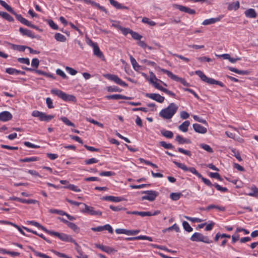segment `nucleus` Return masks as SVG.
Instances as JSON below:
<instances>
[{
    "label": "nucleus",
    "mask_w": 258,
    "mask_h": 258,
    "mask_svg": "<svg viewBox=\"0 0 258 258\" xmlns=\"http://www.w3.org/2000/svg\"><path fill=\"white\" fill-rule=\"evenodd\" d=\"M23 228L24 229H25L27 231L32 233L35 235H37V236H39V237L43 238L44 240H46L47 242L50 243V241L49 240L47 239L42 234H39L37 233V232L36 231L31 230V229H30L25 227H23Z\"/></svg>",
    "instance_id": "nucleus-31"
},
{
    "label": "nucleus",
    "mask_w": 258,
    "mask_h": 258,
    "mask_svg": "<svg viewBox=\"0 0 258 258\" xmlns=\"http://www.w3.org/2000/svg\"><path fill=\"white\" fill-rule=\"evenodd\" d=\"M131 35H132V37L135 40H140L142 38V35L133 31L131 32Z\"/></svg>",
    "instance_id": "nucleus-52"
},
{
    "label": "nucleus",
    "mask_w": 258,
    "mask_h": 258,
    "mask_svg": "<svg viewBox=\"0 0 258 258\" xmlns=\"http://www.w3.org/2000/svg\"><path fill=\"white\" fill-rule=\"evenodd\" d=\"M105 77L108 80L113 81L117 84L121 86L125 87H126L128 86V85L125 82L122 81L116 75H111V74H106V75H105Z\"/></svg>",
    "instance_id": "nucleus-10"
},
{
    "label": "nucleus",
    "mask_w": 258,
    "mask_h": 258,
    "mask_svg": "<svg viewBox=\"0 0 258 258\" xmlns=\"http://www.w3.org/2000/svg\"><path fill=\"white\" fill-rule=\"evenodd\" d=\"M160 145L167 149H173L174 148V146L170 143H167L164 141H161L160 143Z\"/></svg>",
    "instance_id": "nucleus-44"
},
{
    "label": "nucleus",
    "mask_w": 258,
    "mask_h": 258,
    "mask_svg": "<svg viewBox=\"0 0 258 258\" xmlns=\"http://www.w3.org/2000/svg\"><path fill=\"white\" fill-rule=\"evenodd\" d=\"M119 29L124 35H126L128 33L131 34V32L132 31V30L129 28H123L121 26L119 27Z\"/></svg>",
    "instance_id": "nucleus-51"
},
{
    "label": "nucleus",
    "mask_w": 258,
    "mask_h": 258,
    "mask_svg": "<svg viewBox=\"0 0 258 258\" xmlns=\"http://www.w3.org/2000/svg\"><path fill=\"white\" fill-rule=\"evenodd\" d=\"M106 90L108 92H120L121 91V89H119L118 87L115 86H108L106 88Z\"/></svg>",
    "instance_id": "nucleus-43"
},
{
    "label": "nucleus",
    "mask_w": 258,
    "mask_h": 258,
    "mask_svg": "<svg viewBox=\"0 0 258 258\" xmlns=\"http://www.w3.org/2000/svg\"><path fill=\"white\" fill-rule=\"evenodd\" d=\"M216 209L220 211H224L225 210V208L224 207H220L217 205H210L208 206L205 210L207 211H209L212 209Z\"/></svg>",
    "instance_id": "nucleus-34"
},
{
    "label": "nucleus",
    "mask_w": 258,
    "mask_h": 258,
    "mask_svg": "<svg viewBox=\"0 0 258 258\" xmlns=\"http://www.w3.org/2000/svg\"><path fill=\"white\" fill-rule=\"evenodd\" d=\"M194 130L196 132L200 134H205L207 132V128L202 126L201 124L198 123H194L192 125Z\"/></svg>",
    "instance_id": "nucleus-18"
},
{
    "label": "nucleus",
    "mask_w": 258,
    "mask_h": 258,
    "mask_svg": "<svg viewBox=\"0 0 258 258\" xmlns=\"http://www.w3.org/2000/svg\"><path fill=\"white\" fill-rule=\"evenodd\" d=\"M130 58L133 68L136 71L139 70L140 68V66L138 64L136 60L133 57L132 55L130 56Z\"/></svg>",
    "instance_id": "nucleus-33"
},
{
    "label": "nucleus",
    "mask_w": 258,
    "mask_h": 258,
    "mask_svg": "<svg viewBox=\"0 0 258 258\" xmlns=\"http://www.w3.org/2000/svg\"><path fill=\"white\" fill-rule=\"evenodd\" d=\"M83 206L85 208L81 210L82 213H86L92 216H101L102 215V212L101 211L99 210H95L94 208L92 207L89 206L86 204H83Z\"/></svg>",
    "instance_id": "nucleus-9"
},
{
    "label": "nucleus",
    "mask_w": 258,
    "mask_h": 258,
    "mask_svg": "<svg viewBox=\"0 0 258 258\" xmlns=\"http://www.w3.org/2000/svg\"><path fill=\"white\" fill-rule=\"evenodd\" d=\"M51 92L53 94L57 96L58 97H59V98H60L61 99L66 101H74L75 100V96H74L73 95L67 94L60 90L55 89H52L51 90Z\"/></svg>",
    "instance_id": "nucleus-5"
},
{
    "label": "nucleus",
    "mask_w": 258,
    "mask_h": 258,
    "mask_svg": "<svg viewBox=\"0 0 258 258\" xmlns=\"http://www.w3.org/2000/svg\"><path fill=\"white\" fill-rule=\"evenodd\" d=\"M245 16L249 18H255L257 16L256 13L253 9H248L244 12Z\"/></svg>",
    "instance_id": "nucleus-23"
},
{
    "label": "nucleus",
    "mask_w": 258,
    "mask_h": 258,
    "mask_svg": "<svg viewBox=\"0 0 258 258\" xmlns=\"http://www.w3.org/2000/svg\"><path fill=\"white\" fill-rule=\"evenodd\" d=\"M126 240H147L150 241H152V238L151 237L147 236L145 235H140L136 237H127L125 238Z\"/></svg>",
    "instance_id": "nucleus-21"
},
{
    "label": "nucleus",
    "mask_w": 258,
    "mask_h": 258,
    "mask_svg": "<svg viewBox=\"0 0 258 258\" xmlns=\"http://www.w3.org/2000/svg\"><path fill=\"white\" fill-rule=\"evenodd\" d=\"M182 196L181 192H172L170 195V198L174 201L178 200Z\"/></svg>",
    "instance_id": "nucleus-35"
},
{
    "label": "nucleus",
    "mask_w": 258,
    "mask_h": 258,
    "mask_svg": "<svg viewBox=\"0 0 258 258\" xmlns=\"http://www.w3.org/2000/svg\"><path fill=\"white\" fill-rule=\"evenodd\" d=\"M214 186L216 188V189L219 191L225 192L228 191V189L225 187H222L219 184L217 183L214 184Z\"/></svg>",
    "instance_id": "nucleus-50"
},
{
    "label": "nucleus",
    "mask_w": 258,
    "mask_h": 258,
    "mask_svg": "<svg viewBox=\"0 0 258 258\" xmlns=\"http://www.w3.org/2000/svg\"><path fill=\"white\" fill-rule=\"evenodd\" d=\"M54 37L55 39L59 42H65L67 40L66 37L59 33H55Z\"/></svg>",
    "instance_id": "nucleus-32"
},
{
    "label": "nucleus",
    "mask_w": 258,
    "mask_h": 258,
    "mask_svg": "<svg viewBox=\"0 0 258 258\" xmlns=\"http://www.w3.org/2000/svg\"><path fill=\"white\" fill-rule=\"evenodd\" d=\"M161 71L167 75V76L170 77L171 79L175 81L176 82H179L182 84H183L184 86H189V84L187 83L185 79L178 77L175 75H174L172 72L168 71L167 70L164 69H160Z\"/></svg>",
    "instance_id": "nucleus-7"
},
{
    "label": "nucleus",
    "mask_w": 258,
    "mask_h": 258,
    "mask_svg": "<svg viewBox=\"0 0 258 258\" xmlns=\"http://www.w3.org/2000/svg\"><path fill=\"white\" fill-rule=\"evenodd\" d=\"M177 150L180 153L184 154L189 157H190L191 156V153L190 151H189L185 150L181 148H178L177 149Z\"/></svg>",
    "instance_id": "nucleus-54"
},
{
    "label": "nucleus",
    "mask_w": 258,
    "mask_h": 258,
    "mask_svg": "<svg viewBox=\"0 0 258 258\" xmlns=\"http://www.w3.org/2000/svg\"><path fill=\"white\" fill-rule=\"evenodd\" d=\"M189 125V121L186 120L178 126V128L180 131L183 132H186L188 131V127Z\"/></svg>",
    "instance_id": "nucleus-27"
},
{
    "label": "nucleus",
    "mask_w": 258,
    "mask_h": 258,
    "mask_svg": "<svg viewBox=\"0 0 258 258\" xmlns=\"http://www.w3.org/2000/svg\"><path fill=\"white\" fill-rule=\"evenodd\" d=\"M60 120L63 121L66 125L68 126L75 127V125L74 123L72 122L67 117L63 116L61 117Z\"/></svg>",
    "instance_id": "nucleus-42"
},
{
    "label": "nucleus",
    "mask_w": 258,
    "mask_h": 258,
    "mask_svg": "<svg viewBox=\"0 0 258 258\" xmlns=\"http://www.w3.org/2000/svg\"><path fill=\"white\" fill-rule=\"evenodd\" d=\"M28 222L33 225V226H35L37 227H38V228H40L42 230H43V231L47 233L48 232V229H47L45 227H44L43 226L41 225V224H40L38 222H36V221H28Z\"/></svg>",
    "instance_id": "nucleus-29"
},
{
    "label": "nucleus",
    "mask_w": 258,
    "mask_h": 258,
    "mask_svg": "<svg viewBox=\"0 0 258 258\" xmlns=\"http://www.w3.org/2000/svg\"><path fill=\"white\" fill-rule=\"evenodd\" d=\"M239 8V3L238 1H237L234 3H232L230 4L228 6V9L229 10H237Z\"/></svg>",
    "instance_id": "nucleus-37"
},
{
    "label": "nucleus",
    "mask_w": 258,
    "mask_h": 258,
    "mask_svg": "<svg viewBox=\"0 0 258 258\" xmlns=\"http://www.w3.org/2000/svg\"><path fill=\"white\" fill-rule=\"evenodd\" d=\"M156 88L158 89V90H159L161 91L164 92L166 94L169 95V96H170L172 97L175 98L176 96V95L173 92H171V91L168 90L167 89H166L165 88L162 87L161 86L157 85V86H156Z\"/></svg>",
    "instance_id": "nucleus-26"
},
{
    "label": "nucleus",
    "mask_w": 258,
    "mask_h": 258,
    "mask_svg": "<svg viewBox=\"0 0 258 258\" xmlns=\"http://www.w3.org/2000/svg\"><path fill=\"white\" fill-rule=\"evenodd\" d=\"M161 133L163 136L168 139H171L173 137V133L170 131L162 130Z\"/></svg>",
    "instance_id": "nucleus-38"
},
{
    "label": "nucleus",
    "mask_w": 258,
    "mask_h": 258,
    "mask_svg": "<svg viewBox=\"0 0 258 258\" xmlns=\"http://www.w3.org/2000/svg\"><path fill=\"white\" fill-rule=\"evenodd\" d=\"M142 194L146 195L141 198L142 201L148 200L150 202L154 201L159 194V192L155 190H145L142 191Z\"/></svg>",
    "instance_id": "nucleus-6"
},
{
    "label": "nucleus",
    "mask_w": 258,
    "mask_h": 258,
    "mask_svg": "<svg viewBox=\"0 0 258 258\" xmlns=\"http://www.w3.org/2000/svg\"><path fill=\"white\" fill-rule=\"evenodd\" d=\"M173 163L178 168L182 169L183 171H189L190 172H191L192 173L197 175L199 178H201L202 180V181L204 182V183L206 184L207 185L210 186V187L214 186V184H213L212 183V182L210 181V180L203 177L202 176V175L200 173H199L194 167H189L188 168L185 164L178 162L177 161H173Z\"/></svg>",
    "instance_id": "nucleus-1"
},
{
    "label": "nucleus",
    "mask_w": 258,
    "mask_h": 258,
    "mask_svg": "<svg viewBox=\"0 0 258 258\" xmlns=\"http://www.w3.org/2000/svg\"><path fill=\"white\" fill-rule=\"evenodd\" d=\"M190 239L192 241H201L206 243L212 242V241L209 240L208 236H204L202 233L199 232L194 233Z\"/></svg>",
    "instance_id": "nucleus-8"
},
{
    "label": "nucleus",
    "mask_w": 258,
    "mask_h": 258,
    "mask_svg": "<svg viewBox=\"0 0 258 258\" xmlns=\"http://www.w3.org/2000/svg\"><path fill=\"white\" fill-rule=\"evenodd\" d=\"M38 160V158L37 157H31L29 158H25L24 159H21L19 161L21 162H34Z\"/></svg>",
    "instance_id": "nucleus-40"
},
{
    "label": "nucleus",
    "mask_w": 258,
    "mask_h": 258,
    "mask_svg": "<svg viewBox=\"0 0 258 258\" xmlns=\"http://www.w3.org/2000/svg\"><path fill=\"white\" fill-rule=\"evenodd\" d=\"M51 236L57 237L59 239L62 241L66 242H71L74 243L76 245L78 246V244L76 242L75 240L73 239L71 236L63 233H58L53 231L48 230L47 233Z\"/></svg>",
    "instance_id": "nucleus-4"
},
{
    "label": "nucleus",
    "mask_w": 258,
    "mask_h": 258,
    "mask_svg": "<svg viewBox=\"0 0 258 258\" xmlns=\"http://www.w3.org/2000/svg\"><path fill=\"white\" fill-rule=\"evenodd\" d=\"M178 106L174 103H171L165 108L162 109L159 112V116L165 119H170L175 114L178 110Z\"/></svg>",
    "instance_id": "nucleus-2"
},
{
    "label": "nucleus",
    "mask_w": 258,
    "mask_h": 258,
    "mask_svg": "<svg viewBox=\"0 0 258 258\" xmlns=\"http://www.w3.org/2000/svg\"><path fill=\"white\" fill-rule=\"evenodd\" d=\"M67 226L76 233H78L80 231L79 227L74 223L70 222Z\"/></svg>",
    "instance_id": "nucleus-41"
},
{
    "label": "nucleus",
    "mask_w": 258,
    "mask_h": 258,
    "mask_svg": "<svg viewBox=\"0 0 258 258\" xmlns=\"http://www.w3.org/2000/svg\"><path fill=\"white\" fill-rule=\"evenodd\" d=\"M160 213L159 210L155 211L154 213L151 212H139V215L142 217L155 216Z\"/></svg>",
    "instance_id": "nucleus-25"
},
{
    "label": "nucleus",
    "mask_w": 258,
    "mask_h": 258,
    "mask_svg": "<svg viewBox=\"0 0 258 258\" xmlns=\"http://www.w3.org/2000/svg\"><path fill=\"white\" fill-rule=\"evenodd\" d=\"M92 47L93 48L94 55L100 58L102 60H104L105 57L103 53L100 50V48H99L97 44L96 43H92Z\"/></svg>",
    "instance_id": "nucleus-13"
},
{
    "label": "nucleus",
    "mask_w": 258,
    "mask_h": 258,
    "mask_svg": "<svg viewBox=\"0 0 258 258\" xmlns=\"http://www.w3.org/2000/svg\"><path fill=\"white\" fill-rule=\"evenodd\" d=\"M15 16L16 19L23 24L37 30L38 29V27L33 24H32L29 21H28L26 19L24 18L21 15L17 14V13H16V15H15Z\"/></svg>",
    "instance_id": "nucleus-11"
},
{
    "label": "nucleus",
    "mask_w": 258,
    "mask_h": 258,
    "mask_svg": "<svg viewBox=\"0 0 258 258\" xmlns=\"http://www.w3.org/2000/svg\"><path fill=\"white\" fill-rule=\"evenodd\" d=\"M19 31L23 35H25L28 37H29L31 38H36L35 35L34 33L30 30L24 29L22 27H20L19 29Z\"/></svg>",
    "instance_id": "nucleus-19"
},
{
    "label": "nucleus",
    "mask_w": 258,
    "mask_h": 258,
    "mask_svg": "<svg viewBox=\"0 0 258 258\" xmlns=\"http://www.w3.org/2000/svg\"><path fill=\"white\" fill-rule=\"evenodd\" d=\"M193 118L196 121H197L198 122H201V123H203L206 124V125H208V123H207V121L206 120L203 119L199 117L197 115H194L193 116Z\"/></svg>",
    "instance_id": "nucleus-61"
},
{
    "label": "nucleus",
    "mask_w": 258,
    "mask_h": 258,
    "mask_svg": "<svg viewBox=\"0 0 258 258\" xmlns=\"http://www.w3.org/2000/svg\"><path fill=\"white\" fill-rule=\"evenodd\" d=\"M109 207L112 211H119L121 210H126L125 208L122 207L121 206H114L112 205H110Z\"/></svg>",
    "instance_id": "nucleus-57"
},
{
    "label": "nucleus",
    "mask_w": 258,
    "mask_h": 258,
    "mask_svg": "<svg viewBox=\"0 0 258 258\" xmlns=\"http://www.w3.org/2000/svg\"><path fill=\"white\" fill-rule=\"evenodd\" d=\"M107 99H113V100H119V99H126L130 100L132 99V97H127L121 94H113L106 96Z\"/></svg>",
    "instance_id": "nucleus-17"
},
{
    "label": "nucleus",
    "mask_w": 258,
    "mask_h": 258,
    "mask_svg": "<svg viewBox=\"0 0 258 258\" xmlns=\"http://www.w3.org/2000/svg\"><path fill=\"white\" fill-rule=\"evenodd\" d=\"M110 4L116 8L117 9H126L127 10L128 8L124 6H122L121 4L119 3L118 2L115 1L114 0H111Z\"/></svg>",
    "instance_id": "nucleus-28"
},
{
    "label": "nucleus",
    "mask_w": 258,
    "mask_h": 258,
    "mask_svg": "<svg viewBox=\"0 0 258 258\" xmlns=\"http://www.w3.org/2000/svg\"><path fill=\"white\" fill-rule=\"evenodd\" d=\"M12 114L9 111H4L0 113V120L7 121L12 118Z\"/></svg>",
    "instance_id": "nucleus-16"
},
{
    "label": "nucleus",
    "mask_w": 258,
    "mask_h": 258,
    "mask_svg": "<svg viewBox=\"0 0 258 258\" xmlns=\"http://www.w3.org/2000/svg\"><path fill=\"white\" fill-rule=\"evenodd\" d=\"M39 64V60L38 58H35L32 60L31 66L35 68H37Z\"/></svg>",
    "instance_id": "nucleus-58"
},
{
    "label": "nucleus",
    "mask_w": 258,
    "mask_h": 258,
    "mask_svg": "<svg viewBox=\"0 0 258 258\" xmlns=\"http://www.w3.org/2000/svg\"><path fill=\"white\" fill-rule=\"evenodd\" d=\"M149 73L150 75V78L149 79H148V81H149V82L151 84H152L154 86L155 88H156V86H157V85L160 86L159 85V84L157 82V81H159V82H161L162 83H163V84L164 86H167L166 84H165V83L163 82L162 81L156 78L155 75L154 74V73L153 72H150Z\"/></svg>",
    "instance_id": "nucleus-14"
},
{
    "label": "nucleus",
    "mask_w": 258,
    "mask_h": 258,
    "mask_svg": "<svg viewBox=\"0 0 258 258\" xmlns=\"http://www.w3.org/2000/svg\"><path fill=\"white\" fill-rule=\"evenodd\" d=\"M64 187L76 192L81 191V189L79 188H78V186L74 184H69L67 186H64Z\"/></svg>",
    "instance_id": "nucleus-48"
},
{
    "label": "nucleus",
    "mask_w": 258,
    "mask_h": 258,
    "mask_svg": "<svg viewBox=\"0 0 258 258\" xmlns=\"http://www.w3.org/2000/svg\"><path fill=\"white\" fill-rule=\"evenodd\" d=\"M174 7L178 9L181 12H183L189 14L193 15L196 13V11L195 10L190 9L189 8L183 6L179 5H175Z\"/></svg>",
    "instance_id": "nucleus-15"
},
{
    "label": "nucleus",
    "mask_w": 258,
    "mask_h": 258,
    "mask_svg": "<svg viewBox=\"0 0 258 258\" xmlns=\"http://www.w3.org/2000/svg\"><path fill=\"white\" fill-rule=\"evenodd\" d=\"M183 228L188 232H191L193 230L192 228L190 226L189 223L186 221H183L182 223Z\"/></svg>",
    "instance_id": "nucleus-46"
},
{
    "label": "nucleus",
    "mask_w": 258,
    "mask_h": 258,
    "mask_svg": "<svg viewBox=\"0 0 258 258\" xmlns=\"http://www.w3.org/2000/svg\"><path fill=\"white\" fill-rule=\"evenodd\" d=\"M145 96L160 103H163L165 99L164 97L157 93H146Z\"/></svg>",
    "instance_id": "nucleus-12"
},
{
    "label": "nucleus",
    "mask_w": 258,
    "mask_h": 258,
    "mask_svg": "<svg viewBox=\"0 0 258 258\" xmlns=\"http://www.w3.org/2000/svg\"><path fill=\"white\" fill-rule=\"evenodd\" d=\"M98 162V160L96 159V158H92L88 160H86L85 161V163L86 164L89 165L93 163H96Z\"/></svg>",
    "instance_id": "nucleus-63"
},
{
    "label": "nucleus",
    "mask_w": 258,
    "mask_h": 258,
    "mask_svg": "<svg viewBox=\"0 0 258 258\" xmlns=\"http://www.w3.org/2000/svg\"><path fill=\"white\" fill-rule=\"evenodd\" d=\"M3 18L7 20L9 22H12L14 21V18L7 13H5L4 16L3 17Z\"/></svg>",
    "instance_id": "nucleus-62"
},
{
    "label": "nucleus",
    "mask_w": 258,
    "mask_h": 258,
    "mask_svg": "<svg viewBox=\"0 0 258 258\" xmlns=\"http://www.w3.org/2000/svg\"><path fill=\"white\" fill-rule=\"evenodd\" d=\"M175 140L178 142L180 144H183L184 143H190V141L188 139H184L180 135L176 136Z\"/></svg>",
    "instance_id": "nucleus-30"
},
{
    "label": "nucleus",
    "mask_w": 258,
    "mask_h": 258,
    "mask_svg": "<svg viewBox=\"0 0 258 258\" xmlns=\"http://www.w3.org/2000/svg\"><path fill=\"white\" fill-rule=\"evenodd\" d=\"M54 118L52 115H46L45 113L43 112V115L40 116V120L41 121H49Z\"/></svg>",
    "instance_id": "nucleus-36"
},
{
    "label": "nucleus",
    "mask_w": 258,
    "mask_h": 258,
    "mask_svg": "<svg viewBox=\"0 0 258 258\" xmlns=\"http://www.w3.org/2000/svg\"><path fill=\"white\" fill-rule=\"evenodd\" d=\"M220 20H221L220 17L210 18V19H206V20H204L202 24L203 25H208L214 24L217 22H219L220 21Z\"/></svg>",
    "instance_id": "nucleus-24"
},
{
    "label": "nucleus",
    "mask_w": 258,
    "mask_h": 258,
    "mask_svg": "<svg viewBox=\"0 0 258 258\" xmlns=\"http://www.w3.org/2000/svg\"><path fill=\"white\" fill-rule=\"evenodd\" d=\"M142 22L147 24L150 26H155L156 25V23L155 22L150 21L149 18L146 17H144L142 19Z\"/></svg>",
    "instance_id": "nucleus-49"
},
{
    "label": "nucleus",
    "mask_w": 258,
    "mask_h": 258,
    "mask_svg": "<svg viewBox=\"0 0 258 258\" xmlns=\"http://www.w3.org/2000/svg\"><path fill=\"white\" fill-rule=\"evenodd\" d=\"M200 147L209 153H212L213 152L212 148L208 145L205 144H201L200 145Z\"/></svg>",
    "instance_id": "nucleus-47"
},
{
    "label": "nucleus",
    "mask_w": 258,
    "mask_h": 258,
    "mask_svg": "<svg viewBox=\"0 0 258 258\" xmlns=\"http://www.w3.org/2000/svg\"><path fill=\"white\" fill-rule=\"evenodd\" d=\"M251 189L252 192H249L247 195L251 197H254L258 198V188L255 186H253L251 187Z\"/></svg>",
    "instance_id": "nucleus-39"
},
{
    "label": "nucleus",
    "mask_w": 258,
    "mask_h": 258,
    "mask_svg": "<svg viewBox=\"0 0 258 258\" xmlns=\"http://www.w3.org/2000/svg\"><path fill=\"white\" fill-rule=\"evenodd\" d=\"M102 200L105 201H110L113 202H119L123 201V198L119 197L109 196L103 197Z\"/></svg>",
    "instance_id": "nucleus-22"
},
{
    "label": "nucleus",
    "mask_w": 258,
    "mask_h": 258,
    "mask_svg": "<svg viewBox=\"0 0 258 258\" xmlns=\"http://www.w3.org/2000/svg\"><path fill=\"white\" fill-rule=\"evenodd\" d=\"M49 212L51 213L57 214L63 216L66 214V212L62 210H58L56 209H50Z\"/></svg>",
    "instance_id": "nucleus-55"
},
{
    "label": "nucleus",
    "mask_w": 258,
    "mask_h": 258,
    "mask_svg": "<svg viewBox=\"0 0 258 258\" xmlns=\"http://www.w3.org/2000/svg\"><path fill=\"white\" fill-rule=\"evenodd\" d=\"M195 74L197 75L201 78V79L205 83L210 85L216 84L220 86L221 87H225L224 84L222 82L217 81L213 78H208L204 74L202 71L200 70L196 71L195 72Z\"/></svg>",
    "instance_id": "nucleus-3"
},
{
    "label": "nucleus",
    "mask_w": 258,
    "mask_h": 258,
    "mask_svg": "<svg viewBox=\"0 0 258 258\" xmlns=\"http://www.w3.org/2000/svg\"><path fill=\"white\" fill-rule=\"evenodd\" d=\"M18 61L21 63L26 64L27 65L30 64V60L28 58H18Z\"/></svg>",
    "instance_id": "nucleus-56"
},
{
    "label": "nucleus",
    "mask_w": 258,
    "mask_h": 258,
    "mask_svg": "<svg viewBox=\"0 0 258 258\" xmlns=\"http://www.w3.org/2000/svg\"><path fill=\"white\" fill-rule=\"evenodd\" d=\"M209 176L212 177V178H216L220 181L222 180V178L220 175V174L218 173H217V172H215V173H213V172H211L209 174Z\"/></svg>",
    "instance_id": "nucleus-60"
},
{
    "label": "nucleus",
    "mask_w": 258,
    "mask_h": 258,
    "mask_svg": "<svg viewBox=\"0 0 258 258\" xmlns=\"http://www.w3.org/2000/svg\"><path fill=\"white\" fill-rule=\"evenodd\" d=\"M4 7L10 13L12 14L13 15H16V12L14 11L13 8L10 6L8 4H6Z\"/></svg>",
    "instance_id": "nucleus-64"
},
{
    "label": "nucleus",
    "mask_w": 258,
    "mask_h": 258,
    "mask_svg": "<svg viewBox=\"0 0 258 258\" xmlns=\"http://www.w3.org/2000/svg\"><path fill=\"white\" fill-rule=\"evenodd\" d=\"M151 245L152 247H153L157 248H158V249H162V250H166V251H167L168 252H171V253L175 252V251H173V250H170V249H168L167 248H166L164 246L158 245L154 244H151Z\"/></svg>",
    "instance_id": "nucleus-45"
},
{
    "label": "nucleus",
    "mask_w": 258,
    "mask_h": 258,
    "mask_svg": "<svg viewBox=\"0 0 258 258\" xmlns=\"http://www.w3.org/2000/svg\"><path fill=\"white\" fill-rule=\"evenodd\" d=\"M87 120L89 122L92 123H93L94 124H96L101 127H103V124L96 120H94L93 119H92L91 118H87Z\"/></svg>",
    "instance_id": "nucleus-53"
},
{
    "label": "nucleus",
    "mask_w": 258,
    "mask_h": 258,
    "mask_svg": "<svg viewBox=\"0 0 258 258\" xmlns=\"http://www.w3.org/2000/svg\"><path fill=\"white\" fill-rule=\"evenodd\" d=\"M17 70L12 68H7L6 70V72L10 75H17Z\"/></svg>",
    "instance_id": "nucleus-59"
},
{
    "label": "nucleus",
    "mask_w": 258,
    "mask_h": 258,
    "mask_svg": "<svg viewBox=\"0 0 258 258\" xmlns=\"http://www.w3.org/2000/svg\"><path fill=\"white\" fill-rule=\"evenodd\" d=\"M95 245L97 248L100 249L103 251H104L109 254L111 253V252H112L113 251H116V250H115L110 247L107 246H104V245H101L99 244H96Z\"/></svg>",
    "instance_id": "nucleus-20"
}]
</instances>
